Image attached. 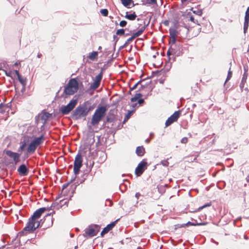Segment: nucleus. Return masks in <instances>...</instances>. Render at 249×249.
Masks as SVG:
<instances>
[{"label": "nucleus", "instance_id": "37", "mask_svg": "<svg viewBox=\"0 0 249 249\" xmlns=\"http://www.w3.org/2000/svg\"><path fill=\"white\" fill-rule=\"evenodd\" d=\"M142 82V81H140L138 82L136 84H135L133 86V87H132V88H130V90H133V89H136L137 88V87L138 86H139V85H141H141H142L141 84Z\"/></svg>", "mask_w": 249, "mask_h": 249}, {"label": "nucleus", "instance_id": "6", "mask_svg": "<svg viewBox=\"0 0 249 249\" xmlns=\"http://www.w3.org/2000/svg\"><path fill=\"white\" fill-rule=\"evenodd\" d=\"M107 110V108L106 107H98L92 117V124L93 125L98 124L105 116Z\"/></svg>", "mask_w": 249, "mask_h": 249}, {"label": "nucleus", "instance_id": "49", "mask_svg": "<svg viewBox=\"0 0 249 249\" xmlns=\"http://www.w3.org/2000/svg\"><path fill=\"white\" fill-rule=\"evenodd\" d=\"M129 44H130L129 42H128V41L126 40V41L124 43L123 47H126V46H127Z\"/></svg>", "mask_w": 249, "mask_h": 249}, {"label": "nucleus", "instance_id": "11", "mask_svg": "<svg viewBox=\"0 0 249 249\" xmlns=\"http://www.w3.org/2000/svg\"><path fill=\"white\" fill-rule=\"evenodd\" d=\"M148 166L147 162L144 160L141 161L135 169V173L137 177L141 176Z\"/></svg>", "mask_w": 249, "mask_h": 249}, {"label": "nucleus", "instance_id": "59", "mask_svg": "<svg viewBox=\"0 0 249 249\" xmlns=\"http://www.w3.org/2000/svg\"><path fill=\"white\" fill-rule=\"evenodd\" d=\"M41 56H42V54H41V53H38V54H37V57H38V58H40Z\"/></svg>", "mask_w": 249, "mask_h": 249}, {"label": "nucleus", "instance_id": "24", "mask_svg": "<svg viewBox=\"0 0 249 249\" xmlns=\"http://www.w3.org/2000/svg\"><path fill=\"white\" fill-rule=\"evenodd\" d=\"M98 52L96 51L92 52V53H89L88 58L92 61H94L98 58Z\"/></svg>", "mask_w": 249, "mask_h": 249}, {"label": "nucleus", "instance_id": "15", "mask_svg": "<svg viewBox=\"0 0 249 249\" xmlns=\"http://www.w3.org/2000/svg\"><path fill=\"white\" fill-rule=\"evenodd\" d=\"M102 76L103 74L102 72H100L95 77L94 82L90 86V89L95 90L99 87Z\"/></svg>", "mask_w": 249, "mask_h": 249}, {"label": "nucleus", "instance_id": "44", "mask_svg": "<svg viewBox=\"0 0 249 249\" xmlns=\"http://www.w3.org/2000/svg\"><path fill=\"white\" fill-rule=\"evenodd\" d=\"M162 164L165 166H167L169 165V162L166 160H164L162 162Z\"/></svg>", "mask_w": 249, "mask_h": 249}, {"label": "nucleus", "instance_id": "17", "mask_svg": "<svg viewBox=\"0 0 249 249\" xmlns=\"http://www.w3.org/2000/svg\"><path fill=\"white\" fill-rule=\"evenodd\" d=\"M142 22L143 23V25L140 27V29L136 32L133 33L131 35V37L133 40L137 37L141 35L144 31L145 30L146 27L148 25L149 21L147 24H145L143 21L141 20Z\"/></svg>", "mask_w": 249, "mask_h": 249}, {"label": "nucleus", "instance_id": "13", "mask_svg": "<svg viewBox=\"0 0 249 249\" xmlns=\"http://www.w3.org/2000/svg\"><path fill=\"white\" fill-rule=\"evenodd\" d=\"M181 115V111L180 110L175 111L170 117H169L166 121L165 125V127L170 125L171 124L178 121V118Z\"/></svg>", "mask_w": 249, "mask_h": 249}, {"label": "nucleus", "instance_id": "8", "mask_svg": "<svg viewBox=\"0 0 249 249\" xmlns=\"http://www.w3.org/2000/svg\"><path fill=\"white\" fill-rule=\"evenodd\" d=\"M100 228V226L98 225H90L85 230V232L83 235L85 237H91L94 236L99 231Z\"/></svg>", "mask_w": 249, "mask_h": 249}, {"label": "nucleus", "instance_id": "64", "mask_svg": "<svg viewBox=\"0 0 249 249\" xmlns=\"http://www.w3.org/2000/svg\"><path fill=\"white\" fill-rule=\"evenodd\" d=\"M14 65L15 66H18V63L17 62L15 63Z\"/></svg>", "mask_w": 249, "mask_h": 249}, {"label": "nucleus", "instance_id": "33", "mask_svg": "<svg viewBox=\"0 0 249 249\" xmlns=\"http://www.w3.org/2000/svg\"><path fill=\"white\" fill-rule=\"evenodd\" d=\"M249 24V20H245L244 25V31L245 33H246L247 29H248Z\"/></svg>", "mask_w": 249, "mask_h": 249}, {"label": "nucleus", "instance_id": "55", "mask_svg": "<svg viewBox=\"0 0 249 249\" xmlns=\"http://www.w3.org/2000/svg\"><path fill=\"white\" fill-rule=\"evenodd\" d=\"M172 54V52L171 51H170L169 50L167 51V55L168 56H170L171 54Z\"/></svg>", "mask_w": 249, "mask_h": 249}, {"label": "nucleus", "instance_id": "3", "mask_svg": "<svg viewBox=\"0 0 249 249\" xmlns=\"http://www.w3.org/2000/svg\"><path fill=\"white\" fill-rule=\"evenodd\" d=\"M78 88V81L75 78H71L65 86L63 93L67 95H71L77 91Z\"/></svg>", "mask_w": 249, "mask_h": 249}, {"label": "nucleus", "instance_id": "39", "mask_svg": "<svg viewBox=\"0 0 249 249\" xmlns=\"http://www.w3.org/2000/svg\"><path fill=\"white\" fill-rule=\"evenodd\" d=\"M127 24V21L125 20H122L119 23V25L121 27H125Z\"/></svg>", "mask_w": 249, "mask_h": 249}, {"label": "nucleus", "instance_id": "43", "mask_svg": "<svg viewBox=\"0 0 249 249\" xmlns=\"http://www.w3.org/2000/svg\"><path fill=\"white\" fill-rule=\"evenodd\" d=\"M211 204H212L211 202L208 203H207V204H205V205L200 207L199 208V209H203V208H205L206 207L210 206L211 205Z\"/></svg>", "mask_w": 249, "mask_h": 249}, {"label": "nucleus", "instance_id": "25", "mask_svg": "<svg viewBox=\"0 0 249 249\" xmlns=\"http://www.w3.org/2000/svg\"><path fill=\"white\" fill-rule=\"evenodd\" d=\"M191 10L193 12L194 14H195L196 16H198L199 17L202 15L203 12L201 9L192 8Z\"/></svg>", "mask_w": 249, "mask_h": 249}, {"label": "nucleus", "instance_id": "51", "mask_svg": "<svg viewBox=\"0 0 249 249\" xmlns=\"http://www.w3.org/2000/svg\"><path fill=\"white\" fill-rule=\"evenodd\" d=\"M141 196V194L140 193H137L135 194V197L137 198V199L139 198V197Z\"/></svg>", "mask_w": 249, "mask_h": 249}, {"label": "nucleus", "instance_id": "10", "mask_svg": "<svg viewBox=\"0 0 249 249\" xmlns=\"http://www.w3.org/2000/svg\"><path fill=\"white\" fill-rule=\"evenodd\" d=\"M77 103V101L75 99L71 100L66 106H63L60 108L61 112L66 115L69 114L75 107Z\"/></svg>", "mask_w": 249, "mask_h": 249}, {"label": "nucleus", "instance_id": "40", "mask_svg": "<svg viewBox=\"0 0 249 249\" xmlns=\"http://www.w3.org/2000/svg\"><path fill=\"white\" fill-rule=\"evenodd\" d=\"M188 138L183 137V138L181 139L180 142L182 143L186 144L188 142Z\"/></svg>", "mask_w": 249, "mask_h": 249}, {"label": "nucleus", "instance_id": "41", "mask_svg": "<svg viewBox=\"0 0 249 249\" xmlns=\"http://www.w3.org/2000/svg\"><path fill=\"white\" fill-rule=\"evenodd\" d=\"M137 20L140 21V23H139L140 26L138 27V28L140 29V27L143 25V23L142 22L141 20L143 21L144 22H145V21L143 20V19H141L139 18H137ZM144 23H145V22H144Z\"/></svg>", "mask_w": 249, "mask_h": 249}, {"label": "nucleus", "instance_id": "23", "mask_svg": "<svg viewBox=\"0 0 249 249\" xmlns=\"http://www.w3.org/2000/svg\"><path fill=\"white\" fill-rule=\"evenodd\" d=\"M124 17L129 20H134L137 18V15L135 12H133L132 13L127 12Z\"/></svg>", "mask_w": 249, "mask_h": 249}, {"label": "nucleus", "instance_id": "34", "mask_svg": "<svg viewBox=\"0 0 249 249\" xmlns=\"http://www.w3.org/2000/svg\"><path fill=\"white\" fill-rule=\"evenodd\" d=\"M125 32V29H120L117 30L116 32V35L118 36H122L124 35Z\"/></svg>", "mask_w": 249, "mask_h": 249}, {"label": "nucleus", "instance_id": "36", "mask_svg": "<svg viewBox=\"0 0 249 249\" xmlns=\"http://www.w3.org/2000/svg\"><path fill=\"white\" fill-rule=\"evenodd\" d=\"M100 13H101V14L103 16H104L105 17H107L108 15V10L107 9H103L101 10Z\"/></svg>", "mask_w": 249, "mask_h": 249}, {"label": "nucleus", "instance_id": "20", "mask_svg": "<svg viewBox=\"0 0 249 249\" xmlns=\"http://www.w3.org/2000/svg\"><path fill=\"white\" fill-rule=\"evenodd\" d=\"M39 116L40 119L43 121V124H45L48 119L52 116V114L45 111H42L39 114Z\"/></svg>", "mask_w": 249, "mask_h": 249}, {"label": "nucleus", "instance_id": "5", "mask_svg": "<svg viewBox=\"0 0 249 249\" xmlns=\"http://www.w3.org/2000/svg\"><path fill=\"white\" fill-rule=\"evenodd\" d=\"M89 110L87 108L86 103H85L82 106H78L76 109L72 112V117L75 120L79 119L87 116Z\"/></svg>", "mask_w": 249, "mask_h": 249}, {"label": "nucleus", "instance_id": "16", "mask_svg": "<svg viewBox=\"0 0 249 249\" xmlns=\"http://www.w3.org/2000/svg\"><path fill=\"white\" fill-rule=\"evenodd\" d=\"M6 154L13 159L15 164H17L20 161V155L17 153L14 152L11 150H7Z\"/></svg>", "mask_w": 249, "mask_h": 249}, {"label": "nucleus", "instance_id": "28", "mask_svg": "<svg viewBox=\"0 0 249 249\" xmlns=\"http://www.w3.org/2000/svg\"><path fill=\"white\" fill-rule=\"evenodd\" d=\"M18 80L20 83L23 86H25L26 84L27 79L26 78L23 77L21 75L18 76Z\"/></svg>", "mask_w": 249, "mask_h": 249}, {"label": "nucleus", "instance_id": "62", "mask_svg": "<svg viewBox=\"0 0 249 249\" xmlns=\"http://www.w3.org/2000/svg\"><path fill=\"white\" fill-rule=\"evenodd\" d=\"M181 0V2H182V3H183V2H184L186 1H187L188 0Z\"/></svg>", "mask_w": 249, "mask_h": 249}, {"label": "nucleus", "instance_id": "4", "mask_svg": "<svg viewBox=\"0 0 249 249\" xmlns=\"http://www.w3.org/2000/svg\"><path fill=\"white\" fill-rule=\"evenodd\" d=\"M139 90L141 93H136L134 97L131 99L132 102L136 101L139 98L142 96L147 97L151 95L152 89L149 84H146L145 85H141L139 89Z\"/></svg>", "mask_w": 249, "mask_h": 249}, {"label": "nucleus", "instance_id": "21", "mask_svg": "<svg viewBox=\"0 0 249 249\" xmlns=\"http://www.w3.org/2000/svg\"><path fill=\"white\" fill-rule=\"evenodd\" d=\"M248 76V74L247 73V71H245L243 75L241 82L240 84V88L242 91L243 90V89L245 86V84L246 83Z\"/></svg>", "mask_w": 249, "mask_h": 249}, {"label": "nucleus", "instance_id": "46", "mask_svg": "<svg viewBox=\"0 0 249 249\" xmlns=\"http://www.w3.org/2000/svg\"><path fill=\"white\" fill-rule=\"evenodd\" d=\"M6 75L9 77H12V71H9V72H6Z\"/></svg>", "mask_w": 249, "mask_h": 249}, {"label": "nucleus", "instance_id": "48", "mask_svg": "<svg viewBox=\"0 0 249 249\" xmlns=\"http://www.w3.org/2000/svg\"><path fill=\"white\" fill-rule=\"evenodd\" d=\"M149 3L151 4H156L157 3V0H149Z\"/></svg>", "mask_w": 249, "mask_h": 249}, {"label": "nucleus", "instance_id": "60", "mask_svg": "<svg viewBox=\"0 0 249 249\" xmlns=\"http://www.w3.org/2000/svg\"><path fill=\"white\" fill-rule=\"evenodd\" d=\"M198 155H196V156L195 157V158L194 159V160H194V161H195V160H196L197 158V157H198Z\"/></svg>", "mask_w": 249, "mask_h": 249}, {"label": "nucleus", "instance_id": "61", "mask_svg": "<svg viewBox=\"0 0 249 249\" xmlns=\"http://www.w3.org/2000/svg\"><path fill=\"white\" fill-rule=\"evenodd\" d=\"M143 92H144V93H148V92L147 91V90H142Z\"/></svg>", "mask_w": 249, "mask_h": 249}, {"label": "nucleus", "instance_id": "12", "mask_svg": "<svg viewBox=\"0 0 249 249\" xmlns=\"http://www.w3.org/2000/svg\"><path fill=\"white\" fill-rule=\"evenodd\" d=\"M53 207V204L50 207H43L40 208L36 210L33 213L31 218L35 219L36 221H39V218L41 217L42 214L47 211H50L52 209V207Z\"/></svg>", "mask_w": 249, "mask_h": 249}, {"label": "nucleus", "instance_id": "1", "mask_svg": "<svg viewBox=\"0 0 249 249\" xmlns=\"http://www.w3.org/2000/svg\"><path fill=\"white\" fill-rule=\"evenodd\" d=\"M189 21H191L194 23L199 25V21L197 19H195L191 13H188L184 16L183 19V24L184 27L187 29L188 34L189 36H195L198 34V32L196 31L195 33H193V28L191 26L188 25L187 23Z\"/></svg>", "mask_w": 249, "mask_h": 249}, {"label": "nucleus", "instance_id": "29", "mask_svg": "<svg viewBox=\"0 0 249 249\" xmlns=\"http://www.w3.org/2000/svg\"><path fill=\"white\" fill-rule=\"evenodd\" d=\"M8 108L7 105L1 103L0 104V113H3L6 111V109Z\"/></svg>", "mask_w": 249, "mask_h": 249}, {"label": "nucleus", "instance_id": "57", "mask_svg": "<svg viewBox=\"0 0 249 249\" xmlns=\"http://www.w3.org/2000/svg\"><path fill=\"white\" fill-rule=\"evenodd\" d=\"M246 181L248 183H249V176H248L247 177H246Z\"/></svg>", "mask_w": 249, "mask_h": 249}, {"label": "nucleus", "instance_id": "18", "mask_svg": "<svg viewBox=\"0 0 249 249\" xmlns=\"http://www.w3.org/2000/svg\"><path fill=\"white\" fill-rule=\"evenodd\" d=\"M118 221V219L112 222L104 228L101 232V236L103 237L105 234L111 230L115 227Z\"/></svg>", "mask_w": 249, "mask_h": 249}, {"label": "nucleus", "instance_id": "26", "mask_svg": "<svg viewBox=\"0 0 249 249\" xmlns=\"http://www.w3.org/2000/svg\"><path fill=\"white\" fill-rule=\"evenodd\" d=\"M91 153V149L90 148H85L84 149V154H85L83 156H85L87 159H91V156L90 155Z\"/></svg>", "mask_w": 249, "mask_h": 249}, {"label": "nucleus", "instance_id": "27", "mask_svg": "<svg viewBox=\"0 0 249 249\" xmlns=\"http://www.w3.org/2000/svg\"><path fill=\"white\" fill-rule=\"evenodd\" d=\"M107 157V155L105 153L101 152L99 158L98 162L100 163H103L106 160Z\"/></svg>", "mask_w": 249, "mask_h": 249}, {"label": "nucleus", "instance_id": "56", "mask_svg": "<svg viewBox=\"0 0 249 249\" xmlns=\"http://www.w3.org/2000/svg\"><path fill=\"white\" fill-rule=\"evenodd\" d=\"M130 116V113H129V114H127V115L126 116V117L124 119V121H125V120H127Z\"/></svg>", "mask_w": 249, "mask_h": 249}, {"label": "nucleus", "instance_id": "22", "mask_svg": "<svg viewBox=\"0 0 249 249\" xmlns=\"http://www.w3.org/2000/svg\"><path fill=\"white\" fill-rule=\"evenodd\" d=\"M136 153L138 156L142 157L145 153V149L142 146H138L136 149Z\"/></svg>", "mask_w": 249, "mask_h": 249}, {"label": "nucleus", "instance_id": "47", "mask_svg": "<svg viewBox=\"0 0 249 249\" xmlns=\"http://www.w3.org/2000/svg\"><path fill=\"white\" fill-rule=\"evenodd\" d=\"M143 103H144V99H139L138 103L140 105H141V104H143Z\"/></svg>", "mask_w": 249, "mask_h": 249}, {"label": "nucleus", "instance_id": "63", "mask_svg": "<svg viewBox=\"0 0 249 249\" xmlns=\"http://www.w3.org/2000/svg\"><path fill=\"white\" fill-rule=\"evenodd\" d=\"M5 248V246H2L1 248H0V249H3Z\"/></svg>", "mask_w": 249, "mask_h": 249}, {"label": "nucleus", "instance_id": "9", "mask_svg": "<svg viewBox=\"0 0 249 249\" xmlns=\"http://www.w3.org/2000/svg\"><path fill=\"white\" fill-rule=\"evenodd\" d=\"M82 157L83 156L81 153H78L75 158L73 163V172L75 175L79 173L80 168L83 165Z\"/></svg>", "mask_w": 249, "mask_h": 249}, {"label": "nucleus", "instance_id": "7", "mask_svg": "<svg viewBox=\"0 0 249 249\" xmlns=\"http://www.w3.org/2000/svg\"><path fill=\"white\" fill-rule=\"evenodd\" d=\"M45 141V137L43 135H42L39 137L35 138L29 144L27 151L28 153H34L36 150V148L41 144H42Z\"/></svg>", "mask_w": 249, "mask_h": 249}, {"label": "nucleus", "instance_id": "19", "mask_svg": "<svg viewBox=\"0 0 249 249\" xmlns=\"http://www.w3.org/2000/svg\"><path fill=\"white\" fill-rule=\"evenodd\" d=\"M29 170L25 164H22L19 166L18 169V172L21 176H26L28 174Z\"/></svg>", "mask_w": 249, "mask_h": 249}, {"label": "nucleus", "instance_id": "30", "mask_svg": "<svg viewBox=\"0 0 249 249\" xmlns=\"http://www.w3.org/2000/svg\"><path fill=\"white\" fill-rule=\"evenodd\" d=\"M121 2L123 5L125 7H128V6L133 2L132 0H121Z\"/></svg>", "mask_w": 249, "mask_h": 249}, {"label": "nucleus", "instance_id": "2", "mask_svg": "<svg viewBox=\"0 0 249 249\" xmlns=\"http://www.w3.org/2000/svg\"><path fill=\"white\" fill-rule=\"evenodd\" d=\"M40 225V221H36L35 219L30 218L22 231L19 232L21 235H27L28 233L34 232Z\"/></svg>", "mask_w": 249, "mask_h": 249}, {"label": "nucleus", "instance_id": "42", "mask_svg": "<svg viewBox=\"0 0 249 249\" xmlns=\"http://www.w3.org/2000/svg\"><path fill=\"white\" fill-rule=\"evenodd\" d=\"M26 143L25 142H23L22 144L20 146L19 149L21 150H23L24 149V148L26 147Z\"/></svg>", "mask_w": 249, "mask_h": 249}, {"label": "nucleus", "instance_id": "52", "mask_svg": "<svg viewBox=\"0 0 249 249\" xmlns=\"http://www.w3.org/2000/svg\"><path fill=\"white\" fill-rule=\"evenodd\" d=\"M14 72L15 73L17 76H18V75H20L18 70H14Z\"/></svg>", "mask_w": 249, "mask_h": 249}, {"label": "nucleus", "instance_id": "53", "mask_svg": "<svg viewBox=\"0 0 249 249\" xmlns=\"http://www.w3.org/2000/svg\"><path fill=\"white\" fill-rule=\"evenodd\" d=\"M127 40L128 41V42H129V43H130L131 42H132V41L133 40V39L130 37L129 38H128Z\"/></svg>", "mask_w": 249, "mask_h": 249}, {"label": "nucleus", "instance_id": "31", "mask_svg": "<svg viewBox=\"0 0 249 249\" xmlns=\"http://www.w3.org/2000/svg\"><path fill=\"white\" fill-rule=\"evenodd\" d=\"M169 33L171 37H176L177 36L178 32L176 30L174 29H170L169 30Z\"/></svg>", "mask_w": 249, "mask_h": 249}, {"label": "nucleus", "instance_id": "35", "mask_svg": "<svg viewBox=\"0 0 249 249\" xmlns=\"http://www.w3.org/2000/svg\"><path fill=\"white\" fill-rule=\"evenodd\" d=\"M232 72L231 71V69H229L228 71V75L225 81V83L227 82L228 81H229L232 77Z\"/></svg>", "mask_w": 249, "mask_h": 249}, {"label": "nucleus", "instance_id": "50", "mask_svg": "<svg viewBox=\"0 0 249 249\" xmlns=\"http://www.w3.org/2000/svg\"><path fill=\"white\" fill-rule=\"evenodd\" d=\"M192 225H195L194 223L191 222H188L187 223H186L185 224V226H192Z\"/></svg>", "mask_w": 249, "mask_h": 249}, {"label": "nucleus", "instance_id": "32", "mask_svg": "<svg viewBox=\"0 0 249 249\" xmlns=\"http://www.w3.org/2000/svg\"><path fill=\"white\" fill-rule=\"evenodd\" d=\"M69 185V183H65L62 186V192L61 193L64 194V195H66L67 194L66 191H65V189L67 188L68 185Z\"/></svg>", "mask_w": 249, "mask_h": 249}, {"label": "nucleus", "instance_id": "14", "mask_svg": "<svg viewBox=\"0 0 249 249\" xmlns=\"http://www.w3.org/2000/svg\"><path fill=\"white\" fill-rule=\"evenodd\" d=\"M53 224V218L51 216V213L47 214L44 218L43 221L42 222L41 226L44 227V228H48L52 226Z\"/></svg>", "mask_w": 249, "mask_h": 249}, {"label": "nucleus", "instance_id": "38", "mask_svg": "<svg viewBox=\"0 0 249 249\" xmlns=\"http://www.w3.org/2000/svg\"><path fill=\"white\" fill-rule=\"evenodd\" d=\"M245 20H249V7H248L245 16Z\"/></svg>", "mask_w": 249, "mask_h": 249}, {"label": "nucleus", "instance_id": "45", "mask_svg": "<svg viewBox=\"0 0 249 249\" xmlns=\"http://www.w3.org/2000/svg\"><path fill=\"white\" fill-rule=\"evenodd\" d=\"M176 37H171V42L174 44L176 42Z\"/></svg>", "mask_w": 249, "mask_h": 249}, {"label": "nucleus", "instance_id": "54", "mask_svg": "<svg viewBox=\"0 0 249 249\" xmlns=\"http://www.w3.org/2000/svg\"><path fill=\"white\" fill-rule=\"evenodd\" d=\"M64 201V202L63 203V205H66L67 206H68V204H67L68 201L65 200H62L60 201V202H63Z\"/></svg>", "mask_w": 249, "mask_h": 249}, {"label": "nucleus", "instance_id": "58", "mask_svg": "<svg viewBox=\"0 0 249 249\" xmlns=\"http://www.w3.org/2000/svg\"><path fill=\"white\" fill-rule=\"evenodd\" d=\"M164 24L165 25L167 26L168 25V21L167 20L165 21Z\"/></svg>", "mask_w": 249, "mask_h": 249}]
</instances>
